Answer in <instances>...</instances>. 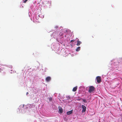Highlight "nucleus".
<instances>
[{"mask_svg":"<svg viewBox=\"0 0 122 122\" xmlns=\"http://www.w3.org/2000/svg\"><path fill=\"white\" fill-rule=\"evenodd\" d=\"M95 89V87L93 86H90L89 87V90L88 92L90 93L93 92Z\"/></svg>","mask_w":122,"mask_h":122,"instance_id":"nucleus-1","label":"nucleus"},{"mask_svg":"<svg viewBox=\"0 0 122 122\" xmlns=\"http://www.w3.org/2000/svg\"><path fill=\"white\" fill-rule=\"evenodd\" d=\"M81 106L82 109V112H85L86 110V107L83 105H82Z\"/></svg>","mask_w":122,"mask_h":122,"instance_id":"nucleus-2","label":"nucleus"},{"mask_svg":"<svg viewBox=\"0 0 122 122\" xmlns=\"http://www.w3.org/2000/svg\"><path fill=\"white\" fill-rule=\"evenodd\" d=\"M97 82L98 83H100L101 81V77L100 76H97L96 77Z\"/></svg>","mask_w":122,"mask_h":122,"instance_id":"nucleus-3","label":"nucleus"},{"mask_svg":"<svg viewBox=\"0 0 122 122\" xmlns=\"http://www.w3.org/2000/svg\"><path fill=\"white\" fill-rule=\"evenodd\" d=\"M58 109L60 113H62L63 112L62 108L61 107H58Z\"/></svg>","mask_w":122,"mask_h":122,"instance_id":"nucleus-4","label":"nucleus"},{"mask_svg":"<svg viewBox=\"0 0 122 122\" xmlns=\"http://www.w3.org/2000/svg\"><path fill=\"white\" fill-rule=\"evenodd\" d=\"M51 79V78L50 76L47 77L46 78L45 80L47 82L50 81Z\"/></svg>","mask_w":122,"mask_h":122,"instance_id":"nucleus-5","label":"nucleus"},{"mask_svg":"<svg viewBox=\"0 0 122 122\" xmlns=\"http://www.w3.org/2000/svg\"><path fill=\"white\" fill-rule=\"evenodd\" d=\"M73 110H72L70 111H69L67 112L66 114L67 115H69L72 113Z\"/></svg>","mask_w":122,"mask_h":122,"instance_id":"nucleus-6","label":"nucleus"},{"mask_svg":"<svg viewBox=\"0 0 122 122\" xmlns=\"http://www.w3.org/2000/svg\"><path fill=\"white\" fill-rule=\"evenodd\" d=\"M77 88V86H76L73 87V89H72V91L73 92H75L76 91Z\"/></svg>","mask_w":122,"mask_h":122,"instance_id":"nucleus-7","label":"nucleus"},{"mask_svg":"<svg viewBox=\"0 0 122 122\" xmlns=\"http://www.w3.org/2000/svg\"><path fill=\"white\" fill-rule=\"evenodd\" d=\"M77 43L76 44V45L77 46H79L81 43V42L78 40L77 41Z\"/></svg>","mask_w":122,"mask_h":122,"instance_id":"nucleus-8","label":"nucleus"},{"mask_svg":"<svg viewBox=\"0 0 122 122\" xmlns=\"http://www.w3.org/2000/svg\"><path fill=\"white\" fill-rule=\"evenodd\" d=\"M81 47H77L76 50V51H78L80 50Z\"/></svg>","mask_w":122,"mask_h":122,"instance_id":"nucleus-9","label":"nucleus"},{"mask_svg":"<svg viewBox=\"0 0 122 122\" xmlns=\"http://www.w3.org/2000/svg\"><path fill=\"white\" fill-rule=\"evenodd\" d=\"M49 101H52V98L51 97L50 98H49Z\"/></svg>","mask_w":122,"mask_h":122,"instance_id":"nucleus-10","label":"nucleus"},{"mask_svg":"<svg viewBox=\"0 0 122 122\" xmlns=\"http://www.w3.org/2000/svg\"><path fill=\"white\" fill-rule=\"evenodd\" d=\"M24 0L23 2L24 3H25L28 0Z\"/></svg>","mask_w":122,"mask_h":122,"instance_id":"nucleus-11","label":"nucleus"},{"mask_svg":"<svg viewBox=\"0 0 122 122\" xmlns=\"http://www.w3.org/2000/svg\"><path fill=\"white\" fill-rule=\"evenodd\" d=\"M67 99H70V96H68L67 97Z\"/></svg>","mask_w":122,"mask_h":122,"instance_id":"nucleus-12","label":"nucleus"},{"mask_svg":"<svg viewBox=\"0 0 122 122\" xmlns=\"http://www.w3.org/2000/svg\"><path fill=\"white\" fill-rule=\"evenodd\" d=\"M83 101L84 102H86V100L85 99H83Z\"/></svg>","mask_w":122,"mask_h":122,"instance_id":"nucleus-13","label":"nucleus"},{"mask_svg":"<svg viewBox=\"0 0 122 122\" xmlns=\"http://www.w3.org/2000/svg\"><path fill=\"white\" fill-rule=\"evenodd\" d=\"M75 41V40H71V42H74Z\"/></svg>","mask_w":122,"mask_h":122,"instance_id":"nucleus-14","label":"nucleus"},{"mask_svg":"<svg viewBox=\"0 0 122 122\" xmlns=\"http://www.w3.org/2000/svg\"><path fill=\"white\" fill-rule=\"evenodd\" d=\"M2 70H1V68H0V72H1V71H2Z\"/></svg>","mask_w":122,"mask_h":122,"instance_id":"nucleus-15","label":"nucleus"},{"mask_svg":"<svg viewBox=\"0 0 122 122\" xmlns=\"http://www.w3.org/2000/svg\"><path fill=\"white\" fill-rule=\"evenodd\" d=\"M29 94V93L28 92H27L26 93V94L27 95L28 94Z\"/></svg>","mask_w":122,"mask_h":122,"instance_id":"nucleus-16","label":"nucleus"},{"mask_svg":"<svg viewBox=\"0 0 122 122\" xmlns=\"http://www.w3.org/2000/svg\"><path fill=\"white\" fill-rule=\"evenodd\" d=\"M81 99V98H80V99H79L78 100H80V99Z\"/></svg>","mask_w":122,"mask_h":122,"instance_id":"nucleus-17","label":"nucleus"}]
</instances>
